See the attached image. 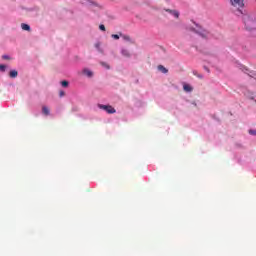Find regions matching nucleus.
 Masks as SVG:
<instances>
[{
    "mask_svg": "<svg viewBox=\"0 0 256 256\" xmlns=\"http://www.w3.org/2000/svg\"><path fill=\"white\" fill-rule=\"evenodd\" d=\"M242 19L244 21L246 29H248V31H253L254 27H253V19L251 18V15L243 14Z\"/></svg>",
    "mask_w": 256,
    "mask_h": 256,
    "instance_id": "obj_1",
    "label": "nucleus"
},
{
    "mask_svg": "<svg viewBox=\"0 0 256 256\" xmlns=\"http://www.w3.org/2000/svg\"><path fill=\"white\" fill-rule=\"evenodd\" d=\"M98 107L99 109L106 111V113H108L109 115H113V113H117V110H115L111 105L99 104Z\"/></svg>",
    "mask_w": 256,
    "mask_h": 256,
    "instance_id": "obj_2",
    "label": "nucleus"
},
{
    "mask_svg": "<svg viewBox=\"0 0 256 256\" xmlns=\"http://www.w3.org/2000/svg\"><path fill=\"white\" fill-rule=\"evenodd\" d=\"M233 7L243 8L245 7V0H230Z\"/></svg>",
    "mask_w": 256,
    "mask_h": 256,
    "instance_id": "obj_3",
    "label": "nucleus"
},
{
    "mask_svg": "<svg viewBox=\"0 0 256 256\" xmlns=\"http://www.w3.org/2000/svg\"><path fill=\"white\" fill-rule=\"evenodd\" d=\"M195 33L200 35V37H202L203 39H207V37H209V31L204 30L202 28H199L198 30H195Z\"/></svg>",
    "mask_w": 256,
    "mask_h": 256,
    "instance_id": "obj_4",
    "label": "nucleus"
},
{
    "mask_svg": "<svg viewBox=\"0 0 256 256\" xmlns=\"http://www.w3.org/2000/svg\"><path fill=\"white\" fill-rule=\"evenodd\" d=\"M167 13H170V15H173L176 19H179V12L176 10L166 9Z\"/></svg>",
    "mask_w": 256,
    "mask_h": 256,
    "instance_id": "obj_5",
    "label": "nucleus"
},
{
    "mask_svg": "<svg viewBox=\"0 0 256 256\" xmlns=\"http://www.w3.org/2000/svg\"><path fill=\"white\" fill-rule=\"evenodd\" d=\"M158 71H161V73L167 74L169 73V70L165 68L163 65H158Z\"/></svg>",
    "mask_w": 256,
    "mask_h": 256,
    "instance_id": "obj_6",
    "label": "nucleus"
},
{
    "mask_svg": "<svg viewBox=\"0 0 256 256\" xmlns=\"http://www.w3.org/2000/svg\"><path fill=\"white\" fill-rule=\"evenodd\" d=\"M183 89H184V91H186L187 93H191V91H193V87H191V85H189V84H184V85H183Z\"/></svg>",
    "mask_w": 256,
    "mask_h": 256,
    "instance_id": "obj_7",
    "label": "nucleus"
},
{
    "mask_svg": "<svg viewBox=\"0 0 256 256\" xmlns=\"http://www.w3.org/2000/svg\"><path fill=\"white\" fill-rule=\"evenodd\" d=\"M21 28L23 29V31H31V26L25 23L21 24Z\"/></svg>",
    "mask_w": 256,
    "mask_h": 256,
    "instance_id": "obj_8",
    "label": "nucleus"
},
{
    "mask_svg": "<svg viewBox=\"0 0 256 256\" xmlns=\"http://www.w3.org/2000/svg\"><path fill=\"white\" fill-rule=\"evenodd\" d=\"M17 75H19V73L16 70H11L9 73V77H11L12 79H15Z\"/></svg>",
    "mask_w": 256,
    "mask_h": 256,
    "instance_id": "obj_9",
    "label": "nucleus"
},
{
    "mask_svg": "<svg viewBox=\"0 0 256 256\" xmlns=\"http://www.w3.org/2000/svg\"><path fill=\"white\" fill-rule=\"evenodd\" d=\"M84 75H87V77H93V72L89 69L83 70Z\"/></svg>",
    "mask_w": 256,
    "mask_h": 256,
    "instance_id": "obj_10",
    "label": "nucleus"
},
{
    "mask_svg": "<svg viewBox=\"0 0 256 256\" xmlns=\"http://www.w3.org/2000/svg\"><path fill=\"white\" fill-rule=\"evenodd\" d=\"M121 53L124 57H131V53L127 49H122Z\"/></svg>",
    "mask_w": 256,
    "mask_h": 256,
    "instance_id": "obj_11",
    "label": "nucleus"
},
{
    "mask_svg": "<svg viewBox=\"0 0 256 256\" xmlns=\"http://www.w3.org/2000/svg\"><path fill=\"white\" fill-rule=\"evenodd\" d=\"M42 113L43 115H49L50 111H49V108L47 106H43L42 107Z\"/></svg>",
    "mask_w": 256,
    "mask_h": 256,
    "instance_id": "obj_12",
    "label": "nucleus"
},
{
    "mask_svg": "<svg viewBox=\"0 0 256 256\" xmlns=\"http://www.w3.org/2000/svg\"><path fill=\"white\" fill-rule=\"evenodd\" d=\"M246 97H247L248 99L253 100V99H255V94H254L253 92H248V93L246 94Z\"/></svg>",
    "mask_w": 256,
    "mask_h": 256,
    "instance_id": "obj_13",
    "label": "nucleus"
},
{
    "mask_svg": "<svg viewBox=\"0 0 256 256\" xmlns=\"http://www.w3.org/2000/svg\"><path fill=\"white\" fill-rule=\"evenodd\" d=\"M62 87H69V82L67 80H64L61 82Z\"/></svg>",
    "mask_w": 256,
    "mask_h": 256,
    "instance_id": "obj_14",
    "label": "nucleus"
},
{
    "mask_svg": "<svg viewBox=\"0 0 256 256\" xmlns=\"http://www.w3.org/2000/svg\"><path fill=\"white\" fill-rule=\"evenodd\" d=\"M100 65H102V67H105L106 69H110L111 68L109 66V64H107L106 62H101Z\"/></svg>",
    "mask_w": 256,
    "mask_h": 256,
    "instance_id": "obj_15",
    "label": "nucleus"
},
{
    "mask_svg": "<svg viewBox=\"0 0 256 256\" xmlns=\"http://www.w3.org/2000/svg\"><path fill=\"white\" fill-rule=\"evenodd\" d=\"M248 133L249 135H254L256 137V130L250 129Z\"/></svg>",
    "mask_w": 256,
    "mask_h": 256,
    "instance_id": "obj_16",
    "label": "nucleus"
},
{
    "mask_svg": "<svg viewBox=\"0 0 256 256\" xmlns=\"http://www.w3.org/2000/svg\"><path fill=\"white\" fill-rule=\"evenodd\" d=\"M95 47H96V49H98V51H101V43H96L95 44Z\"/></svg>",
    "mask_w": 256,
    "mask_h": 256,
    "instance_id": "obj_17",
    "label": "nucleus"
},
{
    "mask_svg": "<svg viewBox=\"0 0 256 256\" xmlns=\"http://www.w3.org/2000/svg\"><path fill=\"white\" fill-rule=\"evenodd\" d=\"M5 69H7V66H5V65H0V71H5Z\"/></svg>",
    "mask_w": 256,
    "mask_h": 256,
    "instance_id": "obj_18",
    "label": "nucleus"
},
{
    "mask_svg": "<svg viewBox=\"0 0 256 256\" xmlns=\"http://www.w3.org/2000/svg\"><path fill=\"white\" fill-rule=\"evenodd\" d=\"M99 29H100V31H105V25L101 24V25L99 26Z\"/></svg>",
    "mask_w": 256,
    "mask_h": 256,
    "instance_id": "obj_19",
    "label": "nucleus"
},
{
    "mask_svg": "<svg viewBox=\"0 0 256 256\" xmlns=\"http://www.w3.org/2000/svg\"><path fill=\"white\" fill-rule=\"evenodd\" d=\"M112 38L117 40V39H119V35H117V34H112Z\"/></svg>",
    "mask_w": 256,
    "mask_h": 256,
    "instance_id": "obj_20",
    "label": "nucleus"
},
{
    "mask_svg": "<svg viewBox=\"0 0 256 256\" xmlns=\"http://www.w3.org/2000/svg\"><path fill=\"white\" fill-rule=\"evenodd\" d=\"M59 96H60V97H65V92H64V91H60V92H59Z\"/></svg>",
    "mask_w": 256,
    "mask_h": 256,
    "instance_id": "obj_21",
    "label": "nucleus"
},
{
    "mask_svg": "<svg viewBox=\"0 0 256 256\" xmlns=\"http://www.w3.org/2000/svg\"><path fill=\"white\" fill-rule=\"evenodd\" d=\"M2 59H6V60H9V59H11L9 56H7V55H3L2 56Z\"/></svg>",
    "mask_w": 256,
    "mask_h": 256,
    "instance_id": "obj_22",
    "label": "nucleus"
},
{
    "mask_svg": "<svg viewBox=\"0 0 256 256\" xmlns=\"http://www.w3.org/2000/svg\"><path fill=\"white\" fill-rule=\"evenodd\" d=\"M125 41H131V38L129 36H124Z\"/></svg>",
    "mask_w": 256,
    "mask_h": 256,
    "instance_id": "obj_23",
    "label": "nucleus"
},
{
    "mask_svg": "<svg viewBox=\"0 0 256 256\" xmlns=\"http://www.w3.org/2000/svg\"><path fill=\"white\" fill-rule=\"evenodd\" d=\"M255 103H256V100H255Z\"/></svg>",
    "mask_w": 256,
    "mask_h": 256,
    "instance_id": "obj_24",
    "label": "nucleus"
}]
</instances>
